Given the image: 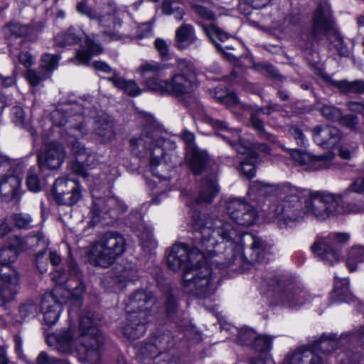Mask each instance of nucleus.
Wrapping results in <instances>:
<instances>
[{
    "label": "nucleus",
    "mask_w": 364,
    "mask_h": 364,
    "mask_svg": "<svg viewBox=\"0 0 364 364\" xmlns=\"http://www.w3.org/2000/svg\"><path fill=\"white\" fill-rule=\"evenodd\" d=\"M191 223L195 232L194 247L190 248L184 243L175 244L167 256L169 269L173 272L181 270L183 274L203 262L206 255L212 265L216 267L213 262L225 247L218 242L215 235L222 240L230 241L237 235L235 228L224 217L195 210L192 213Z\"/></svg>",
    "instance_id": "1"
},
{
    "label": "nucleus",
    "mask_w": 364,
    "mask_h": 364,
    "mask_svg": "<svg viewBox=\"0 0 364 364\" xmlns=\"http://www.w3.org/2000/svg\"><path fill=\"white\" fill-rule=\"evenodd\" d=\"M250 189L259 196L274 194L278 196V202L269 207L266 220L276 223L280 228L296 226L306 214V198L309 190L290 184L274 185L262 181L253 182Z\"/></svg>",
    "instance_id": "2"
},
{
    "label": "nucleus",
    "mask_w": 364,
    "mask_h": 364,
    "mask_svg": "<svg viewBox=\"0 0 364 364\" xmlns=\"http://www.w3.org/2000/svg\"><path fill=\"white\" fill-rule=\"evenodd\" d=\"M224 217L236 230L237 235L230 241L223 240L225 252H220L216 255L213 263L219 269L229 268L233 271L237 270L243 262L252 264L262 261L265 256L270 253L271 246L262 239L251 234H246L241 238V243H235L234 240L238 236V232L232 222Z\"/></svg>",
    "instance_id": "3"
},
{
    "label": "nucleus",
    "mask_w": 364,
    "mask_h": 364,
    "mask_svg": "<svg viewBox=\"0 0 364 364\" xmlns=\"http://www.w3.org/2000/svg\"><path fill=\"white\" fill-rule=\"evenodd\" d=\"M90 114V109L84 105L74 103L64 109L53 111L51 119L54 125L64 127L70 137H83L88 133L87 119ZM70 143L71 151L77 160L82 159L84 156L91 150L76 139L70 141Z\"/></svg>",
    "instance_id": "4"
},
{
    "label": "nucleus",
    "mask_w": 364,
    "mask_h": 364,
    "mask_svg": "<svg viewBox=\"0 0 364 364\" xmlns=\"http://www.w3.org/2000/svg\"><path fill=\"white\" fill-rule=\"evenodd\" d=\"M155 296L144 290H137L131 294L125 301L127 321L122 327L124 335L129 339L143 336L147 330L154 311L156 309Z\"/></svg>",
    "instance_id": "5"
},
{
    "label": "nucleus",
    "mask_w": 364,
    "mask_h": 364,
    "mask_svg": "<svg viewBox=\"0 0 364 364\" xmlns=\"http://www.w3.org/2000/svg\"><path fill=\"white\" fill-rule=\"evenodd\" d=\"M324 36L333 44L341 56L348 55V50L336 28L329 6L320 4L312 14L311 30L300 34L301 46L307 50L312 49L314 44L321 41Z\"/></svg>",
    "instance_id": "6"
},
{
    "label": "nucleus",
    "mask_w": 364,
    "mask_h": 364,
    "mask_svg": "<svg viewBox=\"0 0 364 364\" xmlns=\"http://www.w3.org/2000/svg\"><path fill=\"white\" fill-rule=\"evenodd\" d=\"M107 7V9H104L98 11L91 6L89 0H80L75 6L79 14L97 23L100 33L105 40H120L123 37V33L121 32L123 21L119 16L117 9L114 4L108 3Z\"/></svg>",
    "instance_id": "7"
},
{
    "label": "nucleus",
    "mask_w": 364,
    "mask_h": 364,
    "mask_svg": "<svg viewBox=\"0 0 364 364\" xmlns=\"http://www.w3.org/2000/svg\"><path fill=\"white\" fill-rule=\"evenodd\" d=\"M127 249V241L123 235L117 231L102 234L92 245L88 254L90 264L103 268L113 264Z\"/></svg>",
    "instance_id": "8"
},
{
    "label": "nucleus",
    "mask_w": 364,
    "mask_h": 364,
    "mask_svg": "<svg viewBox=\"0 0 364 364\" xmlns=\"http://www.w3.org/2000/svg\"><path fill=\"white\" fill-rule=\"evenodd\" d=\"M100 318L91 311H82L80 316L78 351L85 354V359L92 363H97L101 356L104 336L97 328Z\"/></svg>",
    "instance_id": "9"
},
{
    "label": "nucleus",
    "mask_w": 364,
    "mask_h": 364,
    "mask_svg": "<svg viewBox=\"0 0 364 364\" xmlns=\"http://www.w3.org/2000/svg\"><path fill=\"white\" fill-rule=\"evenodd\" d=\"M208 262L212 264L206 255L203 262L182 275L183 287L187 293L201 299L207 298L214 293L212 270Z\"/></svg>",
    "instance_id": "10"
},
{
    "label": "nucleus",
    "mask_w": 364,
    "mask_h": 364,
    "mask_svg": "<svg viewBox=\"0 0 364 364\" xmlns=\"http://www.w3.org/2000/svg\"><path fill=\"white\" fill-rule=\"evenodd\" d=\"M309 200L306 198V213H311L319 220L347 213L343 205L341 196L329 193L309 191Z\"/></svg>",
    "instance_id": "11"
},
{
    "label": "nucleus",
    "mask_w": 364,
    "mask_h": 364,
    "mask_svg": "<svg viewBox=\"0 0 364 364\" xmlns=\"http://www.w3.org/2000/svg\"><path fill=\"white\" fill-rule=\"evenodd\" d=\"M280 301L289 307L304 304L306 300L303 289L294 280L284 276H275L269 283Z\"/></svg>",
    "instance_id": "12"
},
{
    "label": "nucleus",
    "mask_w": 364,
    "mask_h": 364,
    "mask_svg": "<svg viewBox=\"0 0 364 364\" xmlns=\"http://www.w3.org/2000/svg\"><path fill=\"white\" fill-rule=\"evenodd\" d=\"M178 73L168 80V95L182 96L191 94L196 88V75L193 65L186 60H179Z\"/></svg>",
    "instance_id": "13"
},
{
    "label": "nucleus",
    "mask_w": 364,
    "mask_h": 364,
    "mask_svg": "<svg viewBox=\"0 0 364 364\" xmlns=\"http://www.w3.org/2000/svg\"><path fill=\"white\" fill-rule=\"evenodd\" d=\"M162 65L156 61H146L137 68V72L142 78V83L146 89L161 95H168V80L161 75Z\"/></svg>",
    "instance_id": "14"
},
{
    "label": "nucleus",
    "mask_w": 364,
    "mask_h": 364,
    "mask_svg": "<svg viewBox=\"0 0 364 364\" xmlns=\"http://www.w3.org/2000/svg\"><path fill=\"white\" fill-rule=\"evenodd\" d=\"M55 201L60 205L72 206L81 198L79 183L67 178H58L53 188Z\"/></svg>",
    "instance_id": "15"
},
{
    "label": "nucleus",
    "mask_w": 364,
    "mask_h": 364,
    "mask_svg": "<svg viewBox=\"0 0 364 364\" xmlns=\"http://www.w3.org/2000/svg\"><path fill=\"white\" fill-rule=\"evenodd\" d=\"M226 210L230 218L239 225L250 226L257 218L256 209L249 203L239 198L230 199Z\"/></svg>",
    "instance_id": "16"
},
{
    "label": "nucleus",
    "mask_w": 364,
    "mask_h": 364,
    "mask_svg": "<svg viewBox=\"0 0 364 364\" xmlns=\"http://www.w3.org/2000/svg\"><path fill=\"white\" fill-rule=\"evenodd\" d=\"M66 156L63 145L56 141H51L45 145L44 149L39 151L37 160L39 168L43 171L46 168L56 169L63 164Z\"/></svg>",
    "instance_id": "17"
},
{
    "label": "nucleus",
    "mask_w": 364,
    "mask_h": 364,
    "mask_svg": "<svg viewBox=\"0 0 364 364\" xmlns=\"http://www.w3.org/2000/svg\"><path fill=\"white\" fill-rule=\"evenodd\" d=\"M124 208L115 197L97 198L93 200L91 214L94 223L105 220L107 217L116 219Z\"/></svg>",
    "instance_id": "18"
},
{
    "label": "nucleus",
    "mask_w": 364,
    "mask_h": 364,
    "mask_svg": "<svg viewBox=\"0 0 364 364\" xmlns=\"http://www.w3.org/2000/svg\"><path fill=\"white\" fill-rule=\"evenodd\" d=\"M246 110H250V122L252 127L255 129L259 135L265 140L271 142H276V136L266 132L263 121L259 118L260 114L271 115L275 112L279 110L280 106L278 104L269 102L266 107L252 106V105H242Z\"/></svg>",
    "instance_id": "19"
},
{
    "label": "nucleus",
    "mask_w": 364,
    "mask_h": 364,
    "mask_svg": "<svg viewBox=\"0 0 364 364\" xmlns=\"http://www.w3.org/2000/svg\"><path fill=\"white\" fill-rule=\"evenodd\" d=\"M291 156L294 161L304 166L305 168L309 171L330 168L332 166L331 161L335 157L334 154L331 151L320 156H314L310 153L297 149H294Z\"/></svg>",
    "instance_id": "20"
},
{
    "label": "nucleus",
    "mask_w": 364,
    "mask_h": 364,
    "mask_svg": "<svg viewBox=\"0 0 364 364\" xmlns=\"http://www.w3.org/2000/svg\"><path fill=\"white\" fill-rule=\"evenodd\" d=\"M46 340L48 344L60 353L68 355L75 350H78V340L74 336V328L72 326L48 335Z\"/></svg>",
    "instance_id": "21"
},
{
    "label": "nucleus",
    "mask_w": 364,
    "mask_h": 364,
    "mask_svg": "<svg viewBox=\"0 0 364 364\" xmlns=\"http://www.w3.org/2000/svg\"><path fill=\"white\" fill-rule=\"evenodd\" d=\"M203 120L217 130L218 132V134L226 140L239 154H244L247 153V148L238 143L240 139L239 132L236 129H230L226 122L215 119L208 114H204Z\"/></svg>",
    "instance_id": "22"
},
{
    "label": "nucleus",
    "mask_w": 364,
    "mask_h": 364,
    "mask_svg": "<svg viewBox=\"0 0 364 364\" xmlns=\"http://www.w3.org/2000/svg\"><path fill=\"white\" fill-rule=\"evenodd\" d=\"M316 349V346H301L288 353L282 364H323L322 359L315 353Z\"/></svg>",
    "instance_id": "23"
},
{
    "label": "nucleus",
    "mask_w": 364,
    "mask_h": 364,
    "mask_svg": "<svg viewBox=\"0 0 364 364\" xmlns=\"http://www.w3.org/2000/svg\"><path fill=\"white\" fill-rule=\"evenodd\" d=\"M313 137L318 145L330 148L339 143L343 133L335 126H317L313 129Z\"/></svg>",
    "instance_id": "24"
},
{
    "label": "nucleus",
    "mask_w": 364,
    "mask_h": 364,
    "mask_svg": "<svg viewBox=\"0 0 364 364\" xmlns=\"http://www.w3.org/2000/svg\"><path fill=\"white\" fill-rule=\"evenodd\" d=\"M238 341L241 344L252 345L254 349L260 353H266L272 348V340L266 336H258L248 328L237 331Z\"/></svg>",
    "instance_id": "25"
},
{
    "label": "nucleus",
    "mask_w": 364,
    "mask_h": 364,
    "mask_svg": "<svg viewBox=\"0 0 364 364\" xmlns=\"http://www.w3.org/2000/svg\"><path fill=\"white\" fill-rule=\"evenodd\" d=\"M41 310L45 323L52 326L56 323L62 311L61 303L53 292L43 294L41 300Z\"/></svg>",
    "instance_id": "26"
},
{
    "label": "nucleus",
    "mask_w": 364,
    "mask_h": 364,
    "mask_svg": "<svg viewBox=\"0 0 364 364\" xmlns=\"http://www.w3.org/2000/svg\"><path fill=\"white\" fill-rule=\"evenodd\" d=\"M311 250L316 257L329 265L338 262L341 257L339 250L327 239L315 241L311 246Z\"/></svg>",
    "instance_id": "27"
},
{
    "label": "nucleus",
    "mask_w": 364,
    "mask_h": 364,
    "mask_svg": "<svg viewBox=\"0 0 364 364\" xmlns=\"http://www.w3.org/2000/svg\"><path fill=\"white\" fill-rule=\"evenodd\" d=\"M113 121L107 116H100L94 121L92 133L102 143H108L115 138Z\"/></svg>",
    "instance_id": "28"
},
{
    "label": "nucleus",
    "mask_w": 364,
    "mask_h": 364,
    "mask_svg": "<svg viewBox=\"0 0 364 364\" xmlns=\"http://www.w3.org/2000/svg\"><path fill=\"white\" fill-rule=\"evenodd\" d=\"M21 178L15 175L3 176L0 178V194L6 200H18L21 197Z\"/></svg>",
    "instance_id": "29"
},
{
    "label": "nucleus",
    "mask_w": 364,
    "mask_h": 364,
    "mask_svg": "<svg viewBox=\"0 0 364 364\" xmlns=\"http://www.w3.org/2000/svg\"><path fill=\"white\" fill-rule=\"evenodd\" d=\"M154 136V133L151 135L143 134L138 138L132 139L130 146L132 153L140 158L146 156L157 146Z\"/></svg>",
    "instance_id": "30"
},
{
    "label": "nucleus",
    "mask_w": 364,
    "mask_h": 364,
    "mask_svg": "<svg viewBox=\"0 0 364 364\" xmlns=\"http://www.w3.org/2000/svg\"><path fill=\"white\" fill-rule=\"evenodd\" d=\"M186 161L191 172L195 175H199L207 168L210 157L205 151L198 149L186 154Z\"/></svg>",
    "instance_id": "31"
},
{
    "label": "nucleus",
    "mask_w": 364,
    "mask_h": 364,
    "mask_svg": "<svg viewBox=\"0 0 364 364\" xmlns=\"http://www.w3.org/2000/svg\"><path fill=\"white\" fill-rule=\"evenodd\" d=\"M197 41L194 27L191 24L183 23L176 29V45L178 49H186Z\"/></svg>",
    "instance_id": "32"
},
{
    "label": "nucleus",
    "mask_w": 364,
    "mask_h": 364,
    "mask_svg": "<svg viewBox=\"0 0 364 364\" xmlns=\"http://www.w3.org/2000/svg\"><path fill=\"white\" fill-rule=\"evenodd\" d=\"M322 77L344 94H364V80H334L326 75H322Z\"/></svg>",
    "instance_id": "33"
},
{
    "label": "nucleus",
    "mask_w": 364,
    "mask_h": 364,
    "mask_svg": "<svg viewBox=\"0 0 364 364\" xmlns=\"http://www.w3.org/2000/svg\"><path fill=\"white\" fill-rule=\"evenodd\" d=\"M2 31L5 38L9 40L20 38L18 43L20 47L25 41L23 38L30 33L31 29L28 25L22 24L18 21H11L3 27Z\"/></svg>",
    "instance_id": "34"
},
{
    "label": "nucleus",
    "mask_w": 364,
    "mask_h": 364,
    "mask_svg": "<svg viewBox=\"0 0 364 364\" xmlns=\"http://www.w3.org/2000/svg\"><path fill=\"white\" fill-rule=\"evenodd\" d=\"M85 43L87 50L77 51L75 58L70 59V61L77 62L78 64L87 65L92 55H100L103 51L102 46L90 37L86 38Z\"/></svg>",
    "instance_id": "35"
},
{
    "label": "nucleus",
    "mask_w": 364,
    "mask_h": 364,
    "mask_svg": "<svg viewBox=\"0 0 364 364\" xmlns=\"http://www.w3.org/2000/svg\"><path fill=\"white\" fill-rule=\"evenodd\" d=\"M108 80L112 82L116 87L124 90L132 97H136L141 93V90L135 81L126 80L121 77L116 71L113 73L112 77L108 78Z\"/></svg>",
    "instance_id": "36"
},
{
    "label": "nucleus",
    "mask_w": 364,
    "mask_h": 364,
    "mask_svg": "<svg viewBox=\"0 0 364 364\" xmlns=\"http://www.w3.org/2000/svg\"><path fill=\"white\" fill-rule=\"evenodd\" d=\"M218 192L216 181L212 178H205L201 181L197 202L210 203Z\"/></svg>",
    "instance_id": "37"
},
{
    "label": "nucleus",
    "mask_w": 364,
    "mask_h": 364,
    "mask_svg": "<svg viewBox=\"0 0 364 364\" xmlns=\"http://www.w3.org/2000/svg\"><path fill=\"white\" fill-rule=\"evenodd\" d=\"M343 341V340L341 338L339 341L337 340L334 335L326 336L323 334L320 339L309 345L316 346V349L315 350L316 353L318 351H321L323 353H330L338 346L339 343H342Z\"/></svg>",
    "instance_id": "38"
},
{
    "label": "nucleus",
    "mask_w": 364,
    "mask_h": 364,
    "mask_svg": "<svg viewBox=\"0 0 364 364\" xmlns=\"http://www.w3.org/2000/svg\"><path fill=\"white\" fill-rule=\"evenodd\" d=\"M136 271L129 264H118L112 270V277L117 282L131 281L135 277Z\"/></svg>",
    "instance_id": "39"
},
{
    "label": "nucleus",
    "mask_w": 364,
    "mask_h": 364,
    "mask_svg": "<svg viewBox=\"0 0 364 364\" xmlns=\"http://www.w3.org/2000/svg\"><path fill=\"white\" fill-rule=\"evenodd\" d=\"M149 340L153 345L156 346L159 354L166 351L173 345V339L170 333L161 331H156Z\"/></svg>",
    "instance_id": "40"
},
{
    "label": "nucleus",
    "mask_w": 364,
    "mask_h": 364,
    "mask_svg": "<svg viewBox=\"0 0 364 364\" xmlns=\"http://www.w3.org/2000/svg\"><path fill=\"white\" fill-rule=\"evenodd\" d=\"M223 92L225 93V88L221 85L218 86L213 92H211L212 96L217 99L220 103L228 107L238 106L245 109V107L242 105H247L246 103L240 102L237 96L233 92H228L225 95H218V93Z\"/></svg>",
    "instance_id": "41"
},
{
    "label": "nucleus",
    "mask_w": 364,
    "mask_h": 364,
    "mask_svg": "<svg viewBox=\"0 0 364 364\" xmlns=\"http://www.w3.org/2000/svg\"><path fill=\"white\" fill-rule=\"evenodd\" d=\"M331 297L336 301L349 302L351 301L352 297L349 291L348 281L346 279L336 280Z\"/></svg>",
    "instance_id": "42"
},
{
    "label": "nucleus",
    "mask_w": 364,
    "mask_h": 364,
    "mask_svg": "<svg viewBox=\"0 0 364 364\" xmlns=\"http://www.w3.org/2000/svg\"><path fill=\"white\" fill-rule=\"evenodd\" d=\"M0 279L4 284L18 289V276L11 264H0Z\"/></svg>",
    "instance_id": "43"
},
{
    "label": "nucleus",
    "mask_w": 364,
    "mask_h": 364,
    "mask_svg": "<svg viewBox=\"0 0 364 364\" xmlns=\"http://www.w3.org/2000/svg\"><path fill=\"white\" fill-rule=\"evenodd\" d=\"M17 247H14V245L11 247H4L0 250V264H11L14 262L18 257V251L23 249L20 245L22 243L21 237H16Z\"/></svg>",
    "instance_id": "44"
},
{
    "label": "nucleus",
    "mask_w": 364,
    "mask_h": 364,
    "mask_svg": "<svg viewBox=\"0 0 364 364\" xmlns=\"http://www.w3.org/2000/svg\"><path fill=\"white\" fill-rule=\"evenodd\" d=\"M199 25L201 26L206 36L213 41L215 45V43H218L215 38L218 39L221 43H224L230 38V36L227 33L224 32L221 28H218L214 24L206 26L202 23H199ZM231 40L234 41L232 38H231Z\"/></svg>",
    "instance_id": "45"
},
{
    "label": "nucleus",
    "mask_w": 364,
    "mask_h": 364,
    "mask_svg": "<svg viewBox=\"0 0 364 364\" xmlns=\"http://www.w3.org/2000/svg\"><path fill=\"white\" fill-rule=\"evenodd\" d=\"M364 262V247H353L348 252L346 266L350 272L356 270L358 264Z\"/></svg>",
    "instance_id": "46"
},
{
    "label": "nucleus",
    "mask_w": 364,
    "mask_h": 364,
    "mask_svg": "<svg viewBox=\"0 0 364 364\" xmlns=\"http://www.w3.org/2000/svg\"><path fill=\"white\" fill-rule=\"evenodd\" d=\"M140 245L146 254L151 253L157 247L154 237L152 229L144 227L139 235Z\"/></svg>",
    "instance_id": "47"
},
{
    "label": "nucleus",
    "mask_w": 364,
    "mask_h": 364,
    "mask_svg": "<svg viewBox=\"0 0 364 364\" xmlns=\"http://www.w3.org/2000/svg\"><path fill=\"white\" fill-rule=\"evenodd\" d=\"M161 9L164 14L173 15L178 20H182L185 15L183 8L176 1L164 0Z\"/></svg>",
    "instance_id": "48"
},
{
    "label": "nucleus",
    "mask_w": 364,
    "mask_h": 364,
    "mask_svg": "<svg viewBox=\"0 0 364 364\" xmlns=\"http://www.w3.org/2000/svg\"><path fill=\"white\" fill-rule=\"evenodd\" d=\"M257 161V154L255 152H250L248 156L240 163L242 173L248 178L255 176V164Z\"/></svg>",
    "instance_id": "49"
},
{
    "label": "nucleus",
    "mask_w": 364,
    "mask_h": 364,
    "mask_svg": "<svg viewBox=\"0 0 364 364\" xmlns=\"http://www.w3.org/2000/svg\"><path fill=\"white\" fill-rule=\"evenodd\" d=\"M79 41L80 38L75 34L73 27L69 28L65 32L58 33L55 37V43L61 47L72 46L77 43Z\"/></svg>",
    "instance_id": "50"
},
{
    "label": "nucleus",
    "mask_w": 364,
    "mask_h": 364,
    "mask_svg": "<svg viewBox=\"0 0 364 364\" xmlns=\"http://www.w3.org/2000/svg\"><path fill=\"white\" fill-rule=\"evenodd\" d=\"M159 355L156 346L149 340V342H141L136 346V358L141 361L144 359L152 358Z\"/></svg>",
    "instance_id": "51"
},
{
    "label": "nucleus",
    "mask_w": 364,
    "mask_h": 364,
    "mask_svg": "<svg viewBox=\"0 0 364 364\" xmlns=\"http://www.w3.org/2000/svg\"><path fill=\"white\" fill-rule=\"evenodd\" d=\"M318 110L321 115L328 121L338 122L342 117L341 109L333 105L322 104Z\"/></svg>",
    "instance_id": "52"
},
{
    "label": "nucleus",
    "mask_w": 364,
    "mask_h": 364,
    "mask_svg": "<svg viewBox=\"0 0 364 364\" xmlns=\"http://www.w3.org/2000/svg\"><path fill=\"white\" fill-rule=\"evenodd\" d=\"M18 289L16 287H10L8 284H2L0 285V306L11 301L18 294Z\"/></svg>",
    "instance_id": "53"
},
{
    "label": "nucleus",
    "mask_w": 364,
    "mask_h": 364,
    "mask_svg": "<svg viewBox=\"0 0 364 364\" xmlns=\"http://www.w3.org/2000/svg\"><path fill=\"white\" fill-rule=\"evenodd\" d=\"M192 9L198 17L205 21H214L216 18L215 13L203 5L193 4H192Z\"/></svg>",
    "instance_id": "54"
},
{
    "label": "nucleus",
    "mask_w": 364,
    "mask_h": 364,
    "mask_svg": "<svg viewBox=\"0 0 364 364\" xmlns=\"http://www.w3.org/2000/svg\"><path fill=\"white\" fill-rule=\"evenodd\" d=\"M68 287L72 289L71 299L76 306L80 307L82 304V296L85 291L84 284L80 281L75 287H73L71 284H69Z\"/></svg>",
    "instance_id": "55"
},
{
    "label": "nucleus",
    "mask_w": 364,
    "mask_h": 364,
    "mask_svg": "<svg viewBox=\"0 0 364 364\" xmlns=\"http://www.w3.org/2000/svg\"><path fill=\"white\" fill-rule=\"evenodd\" d=\"M180 138L185 144L186 154L198 149L196 145L195 135L192 132L188 130L183 131L180 134Z\"/></svg>",
    "instance_id": "56"
},
{
    "label": "nucleus",
    "mask_w": 364,
    "mask_h": 364,
    "mask_svg": "<svg viewBox=\"0 0 364 364\" xmlns=\"http://www.w3.org/2000/svg\"><path fill=\"white\" fill-rule=\"evenodd\" d=\"M15 225L19 228H31L33 225V219L28 214L17 213L13 216Z\"/></svg>",
    "instance_id": "57"
},
{
    "label": "nucleus",
    "mask_w": 364,
    "mask_h": 364,
    "mask_svg": "<svg viewBox=\"0 0 364 364\" xmlns=\"http://www.w3.org/2000/svg\"><path fill=\"white\" fill-rule=\"evenodd\" d=\"M340 124L349 129L350 130L355 131L359 124V119L357 116L348 114L343 115L338 121Z\"/></svg>",
    "instance_id": "58"
},
{
    "label": "nucleus",
    "mask_w": 364,
    "mask_h": 364,
    "mask_svg": "<svg viewBox=\"0 0 364 364\" xmlns=\"http://www.w3.org/2000/svg\"><path fill=\"white\" fill-rule=\"evenodd\" d=\"M149 154L151 156L150 166L153 174L160 176L158 172H155V168L161 163L160 156L164 154L163 149L156 146Z\"/></svg>",
    "instance_id": "59"
},
{
    "label": "nucleus",
    "mask_w": 364,
    "mask_h": 364,
    "mask_svg": "<svg viewBox=\"0 0 364 364\" xmlns=\"http://www.w3.org/2000/svg\"><path fill=\"white\" fill-rule=\"evenodd\" d=\"M26 185L28 190L32 192H38L41 189L39 178L32 169L28 171Z\"/></svg>",
    "instance_id": "60"
},
{
    "label": "nucleus",
    "mask_w": 364,
    "mask_h": 364,
    "mask_svg": "<svg viewBox=\"0 0 364 364\" xmlns=\"http://www.w3.org/2000/svg\"><path fill=\"white\" fill-rule=\"evenodd\" d=\"M289 134L293 136L297 145L303 146L306 144L305 136L302 130L296 125H289L288 127Z\"/></svg>",
    "instance_id": "61"
},
{
    "label": "nucleus",
    "mask_w": 364,
    "mask_h": 364,
    "mask_svg": "<svg viewBox=\"0 0 364 364\" xmlns=\"http://www.w3.org/2000/svg\"><path fill=\"white\" fill-rule=\"evenodd\" d=\"M38 312V306L31 301L22 304L19 306V313L21 317L26 318L30 316H34Z\"/></svg>",
    "instance_id": "62"
},
{
    "label": "nucleus",
    "mask_w": 364,
    "mask_h": 364,
    "mask_svg": "<svg viewBox=\"0 0 364 364\" xmlns=\"http://www.w3.org/2000/svg\"><path fill=\"white\" fill-rule=\"evenodd\" d=\"M341 340H349L352 342L358 341L364 343V325L360 326L355 332L343 333L341 336Z\"/></svg>",
    "instance_id": "63"
},
{
    "label": "nucleus",
    "mask_w": 364,
    "mask_h": 364,
    "mask_svg": "<svg viewBox=\"0 0 364 364\" xmlns=\"http://www.w3.org/2000/svg\"><path fill=\"white\" fill-rule=\"evenodd\" d=\"M59 57L57 55L44 54L42 56L41 66L46 70H53L58 66Z\"/></svg>",
    "instance_id": "64"
}]
</instances>
